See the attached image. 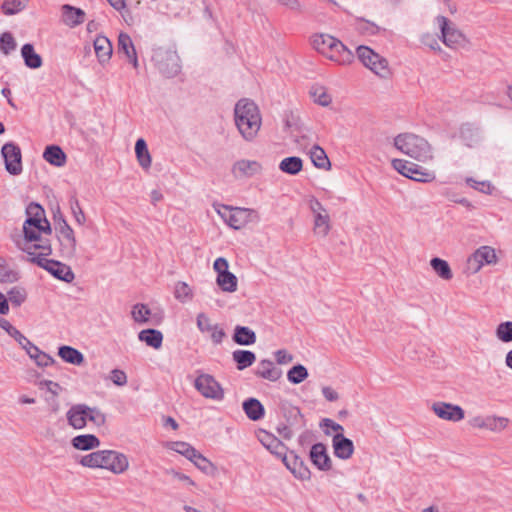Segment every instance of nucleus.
<instances>
[{
  "mask_svg": "<svg viewBox=\"0 0 512 512\" xmlns=\"http://www.w3.org/2000/svg\"><path fill=\"white\" fill-rule=\"evenodd\" d=\"M190 461H192L198 469L205 473L209 472L214 467L212 462L197 450L195 451V456H192Z\"/></svg>",
  "mask_w": 512,
  "mask_h": 512,
  "instance_id": "nucleus-58",
  "label": "nucleus"
},
{
  "mask_svg": "<svg viewBox=\"0 0 512 512\" xmlns=\"http://www.w3.org/2000/svg\"><path fill=\"white\" fill-rule=\"evenodd\" d=\"M29 3V0H4L1 6L5 15H14L21 12Z\"/></svg>",
  "mask_w": 512,
  "mask_h": 512,
  "instance_id": "nucleus-45",
  "label": "nucleus"
},
{
  "mask_svg": "<svg viewBox=\"0 0 512 512\" xmlns=\"http://www.w3.org/2000/svg\"><path fill=\"white\" fill-rule=\"evenodd\" d=\"M434 414L446 421L459 422L464 419L465 412L459 405L443 401L434 402L431 406Z\"/></svg>",
  "mask_w": 512,
  "mask_h": 512,
  "instance_id": "nucleus-14",
  "label": "nucleus"
},
{
  "mask_svg": "<svg viewBox=\"0 0 512 512\" xmlns=\"http://www.w3.org/2000/svg\"><path fill=\"white\" fill-rule=\"evenodd\" d=\"M71 210L72 214L75 218V221L79 225H84L86 222V216L80 206V203L77 199L73 200L71 202Z\"/></svg>",
  "mask_w": 512,
  "mask_h": 512,
  "instance_id": "nucleus-59",
  "label": "nucleus"
},
{
  "mask_svg": "<svg viewBox=\"0 0 512 512\" xmlns=\"http://www.w3.org/2000/svg\"><path fill=\"white\" fill-rule=\"evenodd\" d=\"M58 240L63 257L67 259H74L77 257L78 241L76 239L75 232L64 219H62V223L60 224Z\"/></svg>",
  "mask_w": 512,
  "mask_h": 512,
  "instance_id": "nucleus-13",
  "label": "nucleus"
},
{
  "mask_svg": "<svg viewBox=\"0 0 512 512\" xmlns=\"http://www.w3.org/2000/svg\"><path fill=\"white\" fill-rule=\"evenodd\" d=\"M302 168L303 161L297 156L286 157L279 163V169L289 175L298 174Z\"/></svg>",
  "mask_w": 512,
  "mask_h": 512,
  "instance_id": "nucleus-41",
  "label": "nucleus"
},
{
  "mask_svg": "<svg viewBox=\"0 0 512 512\" xmlns=\"http://www.w3.org/2000/svg\"><path fill=\"white\" fill-rule=\"evenodd\" d=\"M392 166L401 175L418 182L427 183L435 179V173L433 171L427 170L407 160L394 159Z\"/></svg>",
  "mask_w": 512,
  "mask_h": 512,
  "instance_id": "nucleus-9",
  "label": "nucleus"
},
{
  "mask_svg": "<svg viewBox=\"0 0 512 512\" xmlns=\"http://www.w3.org/2000/svg\"><path fill=\"white\" fill-rule=\"evenodd\" d=\"M232 358L237 363L238 370H243L255 362L256 355L249 350H235Z\"/></svg>",
  "mask_w": 512,
  "mask_h": 512,
  "instance_id": "nucleus-43",
  "label": "nucleus"
},
{
  "mask_svg": "<svg viewBox=\"0 0 512 512\" xmlns=\"http://www.w3.org/2000/svg\"><path fill=\"white\" fill-rule=\"evenodd\" d=\"M258 439L272 454L280 457L281 459L285 456L286 446L273 434L265 430H260L258 433Z\"/></svg>",
  "mask_w": 512,
  "mask_h": 512,
  "instance_id": "nucleus-21",
  "label": "nucleus"
},
{
  "mask_svg": "<svg viewBox=\"0 0 512 512\" xmlns=\"http://www.w3.org/2000/svg\"><path fill=\"white\" fill-rule=\"evenodd\" d=\"M34 264L49 272L56 279L66 283H71L75 278L74 272L68 265L45 258L43 255L34 254Z\"/></svg>",
  "mask_w": 512,
  "mask_h": 512,
  "instance_id": "nucleus-10",
  "label": "nucleus"
},
{
  "mask_svg": "<svg viewBox=\"0 0 512 512\" xmlns=\"http://www.w3.org/2000/svg\"><path fill=\"white\" fill-rule=\"evenodd\" d=\"M234 120L239 133L246 141H252L257 136L262 124L258 106L246 98L236 103Z\"/></svg>",
  "mask_w": 512,
  "mask_h": 512,
  "instance_id": "nucleus-1",
  "label": "nucleus"
},
{
  "mask_svg": "<svg viewBox=\"0 0 512 512\" xmlns=\"http://www.w3.org/2000/svg\"><path fill=\"white\" fill-rule=\"evenodd\" d=\"M356 52L361 63L377 76L387 78L390 75L386 58L376 53L368 46H359Z\"/></svg>",
  "mask_w": 512,
  "mask_h": 512,
  "instance_id": "nucleus-6",
  "label": "nucleus"
},
{
  "mask_svg": "<svg viewBox=\"0 0 512 512\" xmlns=\"http://www.w3.org/2000/svg\"><path fill=\"white\" fill-rule=\"evenodd\" d=\"M310 96L315 103L320 106L327 107L332 102V96L324 86L316 85L310 89Z\"/></svg>",
  "mask_w": 512,
  "mask_h": 512,
  "instance_id": "nucleus-44",
  "label": "nucleus"
},
{
  "mask_svg": "<svg viewBox=\"0 0 512 512\" xmlns=\"http://www.w3.org/2000/svg\"><path fill=\"white\" fill-rule=\"evenodd\" d=\"M62 20L69 27H75L85 21V12L71 5L62 6Z\"/></svg>",
  "mask_w": 512,
  "mask_h": 512,
  "instance_id": "nucleus-27",
  "label": "nucleus"
},
{
  "mask_svg": "<svg viewBox=\"0 0 512 512\" xmlns=\"http://www.w3.org/2000/svg\"><path fill=\"white\" fill-rule=\"evenodd\" d=\"M48 237H41L34 231V250H41L38 254L34 252L35 255H43V257L47 258L51 254L52 248Z\"/></svg>",
  "mask_w": 512,
  "mask_h": 512,
  "instance_id": "nucleus-47",
  "label": "nucleus"
},
{
  "mask_svg": "<svg viewBox=\"0 0 512 512\" xmlns=\"http://www.w3.org/2000/svg\"><path fill=\"white\" fill-rule=\"evenodd\" d=\"M17 47V43L15 41L14 36L10 32H4L0 36V51L4 55H9L13 52Z\"/></svg>",
  "mask_w": 512,
  "mask_h": 512,
  "instance_id": "nucleus-52",
  "label": "nucleus"
},
{
  "mask_svg": "<svg viewBox=\"0 0 512 512\" xmlns=\"http://www.w3.org/2000/svg\"><path fill=\"white\" fill-rule=\"evenodd\" d=\"M174 296L178 301L185 303L192 300L193 293L186 282L179 281L175 285Z\"/></svg>",
  "mask_w": 512,
  "mask_h": 512,
  "instance_id": "nucleus-49",
  "label": "nucleus"
},
{
  "mask_svg": "<svg viewBox=\"0 0 512 512\" xmlns=\"http://www.w3.org/2000/svg\"><path fill=\"white\" fill-rule=\"evenodd\" d=\"M329 60L338 65H349L354 60V54L340 40H336V44L332 45L330 51L325 55Z\"/></svg>",
  "mask_w": 512,
  "mask_h": 512,
  "instance_id": "nucleus-20",
  "label": "nucleus"
},
{
  "mask_svg": "<svg viewBox=\"0 0 512 512\" xmlns=\"http://www.w3.org/2000/svg\"><path fill=\"white\" fill-rule=\"evenodd\" d=\"M6 170L12 175L22 171L21 150L13 143H6L1 150Z\"/></svg>",
  "mask_w": 512,
  "mask_h": 512,
  "instance_id": "nucleus-15",
  "label": "nucleus"
},
{
  "mask_svg": "<svg viewBox=\"0 0 512 512\" xmlns=\"http://www.w3.org/2000/svg\"><path fill=\"white\" fill-rule=\"evenodd\" d=\"M216 283L222 291L228 293L235 292L238 287V279L230 271H227L225 273L222 272L221 274L217 275Z\"/></svg>",
  "mask_w": 512,
  "mask_h": 512,
  "instance_id": "nucleus-38",
  "label": "nucleus"
},
{
  "mask_svg": "<svg viewBox=\"0 0 512 512\" xmlns=\"http://www.w3.org/2000/svg\"><path fill=\"white\" fill-rule=\"evenodd\" d=\"M110 380L117 386L127 384V375L123 370L113 369L110 373Z\"/></svg>",
  "mask_w": 512,
  "mask_h": 512,
  "instance_id": "nucleus-62",
  "label": "nucleus"
},
{
  "mask_svg": "<svg viewBox=\"0 0 512 512\" xmlns=\"http://www.w3.org/2000/svg\"><path fill=\"white\" fill-rule=\"evenodd\" d=\"M497 263L495 249L490 246H481L470 255L466 263V271L475 274L481 270L484 265Z\"/></svg>",
  "mask_w": 512,
  "mask_h": 512,
  "instance_id": "nucleus-11",
  "label": "nucleus"
},
{
  "mask_svg": "<svg viewBox=\"0 0 512 512\" xmlns=\"http://www.w3.org/2000/svg\"><path fill=\"white\" fill-rule=\"evenodd\" d=\"M150 315L151 310L145 304L138 303L132 307L131 316L133 320L137 323H147Z\"/></svg>",
  "mask_w": 512,
  "mask_h": 512,
  "instance_id": "nucleus-46",
  "label": "nucleus"
},
{
  "mask_svg": "<svg viewBox=\"0 0 512 512\" xmlns=\"http://www.w3.org/2000/svg\"><path fill=\"white\" fill-rule=\"evenodd\" d=\"M309 209L313 218L312 231L315 236L325 238L332 229L331 217L326 208L316 198L309 200Z\"/></svg>",
  "mask_w": 512,
  "mask_h": 512,
  "instance_id": "nucleus-7",
  "label": "nucleus"
},
{
  "mask_svg": "<svg viewBox=\"0 0 512 512\" xmlns=\"http://www.w3.org/2000/svg\"><path fill=\"white\" fill-rule=\"evenodd\" d=\"M395 147L407 156L420 161L427 162L433 159V150L428 141L413 133L399 134L394 139Z\"/></svg>",
  "mask_w": 512,
  "mask_h": 512,
  "instance_id": "nucleus-3",
  "label": "nucleus"
},
{
  "mask_svg": "<svg viewBox=\"0 0 512 512\" xmlns=\"http://www.w3.org/2000/svg\"><path fill=\"white\" fill-rule=\"evenodd\" d=\"M253 211L247 208H234L231 215L228 217L227 224L233 229H241L249 222V215Z\"/></svg>",
  "mask_w": 512,
  "mask_h": 512,
  "instance_id": "nucleus-31",
  "label": "nucleus"
},
{
  "mask_svg": "<svg viewBox=\"0 0 512 512\" xmlns=\"http://www.w3.org/2000/svg\"><path fill=\"white\" fill-rule=\"evenodd\" d=\"M18 273L12 269H10L6 261L2 258V263L0 266V282L2 283H13L17 281Z\"/></svg>",
  "mask_w": 512,
  "mask_h": 512,
  "instance_id": "nucleus-56",
  "label": "nucleus"
},
{
  "mask_svg": "<svg viewBox=\"0 0 512 512\" xmlns=\"http://www.w3.org/2000/svg\"><path fill=\"white\" fill-rule=\"evenodd\" d=\"M282 461L296 478L300 480L310 479L311 472L309 468L306 466L304 460L294 452H290L289 455L285 454Z\"/></svg>",
  "mask_w": 512,
  "mask_h": 512,
  "instance_id": "nucleus-17",
  "label": "nucleus"
},
{
  "mask_svg": "<svg viewBox=\"0 0 512 512\" xmlns=\"http://www.w3.org/2000/svg\"><path fill=\"white\" fill-rule=\"evenodd\" d=\"M0 327L3 328L9 335H11L21 346L27 354L32 358L31 353V342L23 336L20 331H18L15 327H13L9 321L0 317Z\"/></svg>",
  "mask_w": 512,
  "mask_h": 512,
  "instance_id": "nucleus-32",
  "label": "nucleus"
},
{
  "mask_svg": "<svg viewBox=\"0 0 512 512\" xmlns=\"http://www.w3.org/2000/svg\"><path fill=\"white\" fill-rule=\"evenodd\" d=\"M93 46L98 62L102 66L106 65L110 61L113 52L110 40L106 36L99 35L95 38Z\"/></svg>",
  "mask_w": 512,
  "mask_h": 512,
  "instance_id": "nucleus-24",
  "label": "nucleus"
},
{
  "mask_svg": "<svg viewBox=\"0 0 512 512\" xmlns=\"http://www.w3.org/2000/svg\"><path fill=\"white\" fill-rule=\"evenodd\" d=\"M262 164L256 160L241 159L236 161L231 169V173L236 179H246L258 175L262 172Z\"/></svg>",
  "mask_w": 512,
  "mask_h": 512,
  "instance_id": "nucleus-16",
  "label": "nucleus"
},
{
  "mask_svg": "<svg viewBox=\"0 0 512 512\" xmlns=\"http://www.w3.org/2000/svg\"><path fill=\"white\" fill-rule=\"evenodd\" d=\"M117 52L124 54L128 61L133 65L135 69L138 68L137 53L131 37L124 32H121L118 36Z\"/></svg>",
  "mask_w": 512,
  "mask_h": 512,
  "instance_id": "nucleus-22",
  "label": "nucleus"
},
{
  "mask_svg": "<svg viewBox=\"0 0 512 512\" xmlns=\"http://www.w3.org/2000/svg\"><path fill=\"white\" fill-rule=\"evenodd\" d=\"M334 454L336 457L347 460L354 452L352 440L346 438L343 434L337 433L332 439Z\"/></svg>",
  "mask_w": 512,
  "mask_h": 512,
  "instance_id": "nucleus-23",
  "label": "nucleus"
},
{
  "mask_svg": "<svg viewBox=\"0 0 512 512\" xmlns=\"http://www.w3.org/2000/svg\"><path fill=\"white\" fill-rule=\"evenodd\" d=\"M435 23L440 31L439 38L446 47L458 49L468 42L465 34L447 17L438 15L435 18Z\"/></svg>",
  "mask_w": 512,
  "mask_h": 512,
  "instance_id": "nucleus-5",
  "label": "nucleus"
},
{
  "mask_svg": "<svg viewBox=\"0 0 512 512\" xmlns=\"http://www.w3.org/2000/svg\"><path fill=\"white\" fill-rule=\"evenodd\" d=\"M84 410L87 413V420L96 426H103L106 422L105 414L97 407H90L84 404Z\"/></svg>",
  "mask_w": 512,
  "mask_h": 512,
  "instance_id": "nucleus-50",
  "label": "nucleus"
},
{
  "mask_svg": "<svg viewBox=\"0 0 512 512\" xmlns=\"http://www.w3.org/2000/svg\"><path fill=\"white\" fill-rule=\"evenodd\" d=\"M58 355L63 361L73 365L79 366L84 362L83 354L71 346H61L58 350Z\"/></svg>",
  "mask_w": 512,
  "mask_h": 512,
  "instance_id": "nucleus-37",
  "label": "nucleus"
},
{
  "mask_svg": "<svg viewBox=\"0 0 512 512\" xmlns=\"http://www.w3.org/2000/svg\"><path fill=\"white\" fill-rule=\"evenodd\" d=\"M196 390L205 398L221 401L224 398V389L210 374H200L194 382Z\"/></svg>",
  "mask_w": 512,
  "mask_h": 512,
  "instance_id": "nucleus-12",
  "label": "nucleus"
},
{
  "mask_svg": "<svg viewBox=\"0 0 512 512\" xmlns=\"http://www.w3.org/2000/svg\"><path fill=\"white\" fill-rule=\"evenodd\" d=\"M459 137L464 145L469 148L478 146L483 139L480 127L470 122L463 123L460 126Z\"/></svg>",
  "mask_w": 512,
  "mask_h": 512,
  "instance_id": "nucleus-18",
  "label": "nucleus"
},
{
  "mask_svg": "<svg viewBox=\"0 0 512 512\" xmlns=\"http://www.w3.org/2000/svg\"><path fill=\"white\" fill-rule=\"evenodd\" d=\"M79 463L88 468L106 469L116 475L123 474L129 468L128 457L115 450H98L81 457Z\"/></svg>",
  "mask_w": 512,
  "mask_h": 512,
  "instance_id": "nucleus-2",
  "label": "nucleus"
},
{
  "mask_svg": "<svg viewBox=\"0 0 512 512\" xmlns=\"http://www.w3.org/2000/svg\"><path fill=\"white\" fill-rule=\"evenodd\" d=\"M27 218L23 224L22 230L12 234V240L18 249L27 254V260L32 262V202L25 208Z\"/></svg>",
  "mask_w": 512,
  "mask_h": 512,
  "instance_id": "nucleus-8",
  "label": "nucleus"
},
{
  "mask_svg": "<svg viewBox=\"0 0 512 512\" xmlns=\"http://www.w3.org/2000/svg\"><path fill=\"white\" fill-rule=\"evenodd\" d=\"M38 386L44 393L46 400L57 405L56 398L63 391V388L58 383L50 380H41L39 381Z\"/></svg>",
  "mask_w": 512,
  "mask_h": 512,
  "instance_id": "nucleus-39",
  "label": "nucleus"
},
{
  "mask_svg": "<svg viewBox=\"0 0 512 512\" xmlns=\"http://www.w3.org/2000/svg\"><path fill=\"white\" fill-rule=\"evenodd\" d=\"M487 430L491 432H501L509 425V419L503 416L491 415L487 416Z\"/></svg>",
  "mask_w": 512,
  "mask_h": 512,
  "instance_id": "nucleus-48",
  "label": "nucleus"
},
{
  "mask_svg": "<svg viewBox=\"0 0 512 512\" xmlns=\"http://www.w3.org/2000/svg\"><path fill=\"white\" fill-rule=\"evenodd\" d=\"M43 158L55 167H63L67 161L65 152L58 145L47 146L43 153Z\"/></svg>",
  "mask_w": 512,
  "mask_h": 512,
  "instance_id": "nucleus-28",
  "label": "nucleus"
},
{
  "mask_svg": "<svg viewBox=\"0 0 512 512\" xmlns=\"http://www.w3.org/2000/svg\"><path fill=\"white\" fill-rule=\"evenodd\" d=\"M311 462L321 471H329L332 468V461L323 443L314 444L309 453Z\"/></svg>",
  "mask_w": 512,
  "mask_h": 512,
  "instance_id": "nucleus-19",
  "label": "nucleus"
},
{
  "mask_svg": "<svg viewBox=\"0 0 512 512\" xmlns=\"http://www.w3.org/2000/svg\"><path fill=\"white\" fill-rule=\"evenodd\" d=\"M336 40H337V38H335L329 34L320 33V34H314L311 37V44L317 52H319L325 56L326 53L328 51H330V48L332 47V45L336 44Z\"/></svg>",
  "mask_w": 512,
  "mask_h": 512,
  "instance_id": "nucleus-29",
  "label": "nucleus"
},
{
  "mask_svg": "<svg viewBox=\"0 0 512 512\" xmlns=\"http://www.w3.org/2000/svg\"><path fill=\"white\" fill-rule=\"evenodd\" d=\"M254 373L257 377L272 382L277 381L282 375V371L277 368L271 360L268 359L261 360L258 363Z\"/></svg>",
  "mask_w": 512,
  "mask_h": 512,
  "instance_id": "nucleus-26",
  "label": "nucleus"
},
{
  "mask_svg": "<svg viewBox=\"0 0 512 512\" xmlns=\"http://www.w3.org/2000/svg\"><path fill=\"white\" fill-rule=\"evenodd\" d=\"M308 377L307 369L301 365L293 366L287 373L288 380L293 384H299Z\"/></svg>",
  "mask_w": 512,
  "mask_h": 512,
  "instance_id": "nucleus-51",
  "label": "nucleus"
},
{
  "mask_svg": "<svg viewBox=\"0 0 512 512\" xmlns=\"http://www.w3.org/2000/svg\"><path fill=\"white\" fill-rule=\"evenodd\" d=\"M135 153H136V157L139 162V165L143 169L150 168L152 159H151V155L149 153L147 144L144 139L140 138L136 141Z\"/></svg>",
  "mask_w": 512,
  "mask_h": 512,
  "instance_id": "nucleus-40",
  "label": "nucleus"
},
{
  "mask_svg": "<svg viewBox=\"0 0 512 512\" xmlns=\"http://www.w3.org/2000/svg\"><path fill=\"white\" fill-rule=\"evenodd\" d=\"M140 341L145 342L148 346L159 349L162 346L163 334L156 329H145L138 334Z\"/></svg>",
  "mask_w": 512,
  "mask_h": 512,
  "instance_id": "nucleus-35",
  "label": "nucleus"
},
{
  "mask_svg": "<svg viewBox=\"0 0 512 512\" xmlns=\"http://www.w3.org/2000/svg\"><path fill=\"white\" fill-rule=\"evenodd\" d=\"M439 36H435L431 33H424L421 38H420V42L425 45L426 47H428L429 49H431L432 51H435V52H441L442 51V48L439 44Z\"/></svg>",
  "mask_w": 512,
  "mask_h": 512,
  "instance_id": "nucleus-57",
  "label": "nucleus"
},
{
  "mask_svg": "<svg viewBox=\"0 0 512 512\" xmlns=\"http://www.w3.org/2000/svg\"><path fill=\"white\" fill-rule=\"evenodd\" d=\"M255 332L245 326L237 325L234 329L233 341L239 345L249 346L256 342Z\"/></svg>",
  "mask_w": 512,
  "mask_h": 512,
  "instance_id": "nucleus-33",
  "label": "nucleus"
},
{
  "mask_svg": "<svg viewBox=\"0 0 512 512\" xmlns=\"http://www.w3.org/2000/svg\"><path fill=\"white\" fill-rule=\"evenodd\" d=\"M229 268V263L226 258L219 257L214 261L213 269L217 273V275L221 274L222 272H227Z\"/></svg>",
  "mask_w": 512,
  "mask_h": 512,
  "instance_id": "nucleus-63",
  "label": "nucleus"
},
{
  "mask_svg": "<svg viewBox=\"0 0 512 512\" xmlns=\"http://www.w3.org/2000/svg\"><path fill=\"white\" fill-rule=\"evenodd\" d=\"M430 266L441 279L449 281L453 278V272L446 260L438 257L432 258Z\"/></svg>",
  "mask_w": 512,
  "mask_h": 512,
  "instance_id": "nucleus-42",
  "label": "nucleus"
},
{
  "mask_svg": "<svg viewBox=\"0 0 512 512\" xmlns=\"http://www.w3.org/2000/svg\"><path fill=\"white\" fill-rule=\"evenodd\" d=\"M466 183L473 189L487 195H491L494 190V187L490 181H477L469 177L466 179Z\"/></svg>",
  "mask_w": 512,
  "mask_h": 512,
  "instance_id": "nucleus-55",
  "label": "nucleus"
},
{
  "mask_svg": "<svg viewBox=\"0 0 512 512\" xmlns=\"http://www.w3.org/2000/svg\"><path fill=\"white\" fill-rule=\"evenodd\" d=\"M170 449L185 456L188 460H190L192 456H195L196 451V449L190 444L182 441L172 442L170 444Z\"/></svg>",
  "mask_w": 512,
  "mask_h": 512,
  "instance_id": "nucleus-54",
  "label": "nucleus"
},
{
  "mask_svg": "<svg viewBox=\"0 0 512 512\" xmlns=\"http://www.w3.org/2000/svg\"><path fill=\"white\" fill-rule=\"evenodd\" d=\"M197 327L201 332H210L215 327L209 319V317L204 313H199L197 315Z\"/></svg>",
  "mask_w": 512,
  "mask_h": 512,
  "instance_id": "nucleus-60",
  "label": "nucleus"
},
{
  "mask_svg": "<svg viewBox=\"0 0 512 512\" xmlns=\"http://www.w3.org/2000/svg\"><path fill=\"white\" fill-rule=\"evenodd\" d=\"M498 340L508 343L512 341V321L501 322L495 331Z\"/></svg>",
  "mask_w": 512,
  "mask_h": 512,
  "instance_id": "nucleus-53",
  "label": "nucleus"
},
{
  "mask_svg": "<svg viewBox=\"0 0 512 512\" xmlns=\"http://www.w3.org/2000/svg\"><path fill=\"white\" fill-rule=\"evenodd\" d=\"M310 159L313 165L319 169L330 170V160L322 147L319 145H313L309 151Z\"/></svg>",
  "mask_w": 512,
  "mask_h": 512,
  "instance_id": "nucleus-34",
  "label": "nucleus"
},
{
  "mask_svg": "<svg viewBox=\"0 0 512 512\" xmlns=\"http://www.w3.org/2000/svg\"><path fill=\"white\" fill-rule=\"evenodd\" d=\"M68 424L74 429L80 430L87 425V413L84 410V404H75L66 412Z\"/></svg>",
  "mask_w": 512,
  "mask_h": 512,
  "instance_id": "nucleus-25",
  "label": "nucleus"
},
{
  "mask_svg": "<svg viewBox=\"0 0 512 512\" xmlns=\"http://www.w3.org/2000/svg\"><path fill=\"white\" fill-rule=\"evenodd\" d=\"M72 445L78 450H91L99 447L100 440L93 434L78 435L72 439Z\"/></svg>",
  "mask_w": 512,
  "mask_h": 512,
  "instance_id": "nucleus-36",
  "label": "nucleus"
},
{
  "mask_svg": "<svg viewBox=\"0 0 512 512\" xmlns=\"http://www.w3.org/2000/svg\"><path fill=\"white\" fill-rule=\"evenodd\" d=\"M359 23L361 25V29L370 35L377 34L380 31V27L370 21L361 19Z\"/></svg>",
  "mask_w": 512,
  "mask_h": 512,
  "instance_id": "nucleus-64",
  "label": "nucleus"
},
{
  "mask_svg": "<svg viewBox=\"0 0 512 512\" xmlns=\"http://www.w3.org/2000/svg\"><path fill=\"white\" fill-rule=\"evenodd\" d=\"M242 407L246 416L252 421H257L264 417V407L256 398H249L245 400Z\"/></svg>",
  "mask_w": 512,
  "mask_h": 512,
  "instance_id": "nucleus-30",
  "label": "nucleus"
},
{
  "mask_svg": "<svg viewBox=\"0 0 512 512\" xmlns=\"http://www.w3.org/2000/svg\"><path fill=\"white\" fill-rule=\"evenodd\" d=\"M34 362L38 366H48L53 363V359L34 346Z\"/></svg>",
  "mask_w": 512,
  "mask_h": 512,
  "instance_id": "nucleus-61",
  "label": "nucleus"
},
{
  "mask_svg": "<svg viewBox=\"0 0 512 512\" xmlns=\"http://www.w3.org/2000/svg\"><path fill=\"white\" fill-rule=\"evenodd\" d=\"M151 59L159 72L167 78L177 76L181 70L180 58L174 50L163 47L155 48Z\"/></svg>",
  "mask_w": 512,
  "mask_h": 512,
  "instance_id": "nucleus-4",
  "label": "nucleus"
}]
</instances>
